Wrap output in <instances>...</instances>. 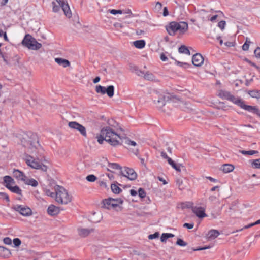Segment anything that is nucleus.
<instances>
[{
  "mask_svg": "<svg viewBox=\"0 0 260 260\" xmlns=\"http://www.w3.org/2000/svg\"><path fill=\"white\" fill-rule=\"evenodd\" d=\"M248 94L250 96L254 98L259 99L260 98V90H250L248 92Z\"/></svg>",
  "mask_w": 260,
  "mask_h": 260,
  "instance_id": "obj_33",
  "label": "nucleus"
},
{
  "mask_svg": "<svg viewBox=\"0 0 260 260\" xmlns=\"http://www.w3.org/2000/svg\"><path fill=\"white\" fill-rule=\"evenodd\" d=\"M161 156L162 158L167 159V161H168L169 158H170L168 156L167 154L165 152H161Z\"/></svg>",
  "mask_w": 260,
  "mask_h": 260,
  "instance_id": "obj_61",
  "label": "nucleus"
},
{
  "mask_svg": "<svg viewBox=\"0 0 260 260\" xmlns=\"http://www.w3.org/2000/svg\"><path fill=\"white\" fill-rule=\"evenodd\" d=\"M192 64L196 67L201 66L204 62V58L200 53H196L193 55L192 58Z\"/></svg>",
  "mask_w": 260,
  "mask_h": 260,
  "instance_id": "obj_15",
  "label": "nucleus"
},
{
  "mask_svg": "<svg viewBox=\"0 0 260 260\" xmlns=\"http://www.w3.org/2000/svg\"><path fill=\"white\" fill-rule=\"evenodd\" d=\"M216 12L218 14L213 16L209 19V20L211 22H215L218 17H221L223 16V13L221 11H217Z\"/></svg>",
  "mask_w": 260,
  "mask_h": 260,
  "instance_id": "obj_35",
  "label": "nucleus"
},
{
  "mask_svg": "<svg viewBox=\"0 0 260 260\" xmlns=\"http://www.w3.org/2000/svg\"><path fill=\"white\" fill-rule=\"evenodd\" d=\"M68 125L70 128L78 131L83 137H87L85 127L80 123L76 121H71L68 123Z\"/></svg>",
  "mask_w": 260,
  "mask_h": 260,
  "instance_id": "obj_10",
  "label": "nucleus"
},
{
  "mask_svg": "<svg viewBox=\"0 0 260 260\" xmlns=\"http://www.w3.org/2000/svg\"><path fill=\"white\" fill-rule=\"evenodd\" d=\"M4 182L5 184H9V183H11V184L14 183V179L11 177H10L9 176H5L4 177Z\"/></svg>",
  "mask_w": 260,
  "mask_h": 260,
  "instance_id": "obj_39",
  "label": "nucleus"
},
{
  "mask_svg": "<svg viewBox=\"0 0 260 260\" xmlns=\"http://www.w3.org/2000/svg\"><path fill=\"white\" fill-rule=\"evenodd\" d=\"M108 168L107 170L109 171H111L110 169L113 170H121L122 168L120 167V166L116 163H109L108 165Z\"/></svg>",
  "mask_w": 260,
  "mask_h": 260,
  "instance_id": "obj_32",
  "label": "nucleus"
},
{
  "mask_svg": "<svg viewBox=\"0 0 260 260\" xmlns=\"http://www.w3.org/2000/svg\"><path fill=\"white\" fill-rule=\"evenodd\" d=\"M55 61L58 64L64 68L69 67L70 65V62L68 60L62 58H55Z\"/></svg>",
  "mask_w": 260,
  "mask_h": 260,
  "instance_id": "obj_21",
  "label": "nucleus"
},
{
  "mask_svg": "<svg viewBox=\"0 0 260 260\" xmlns=\"http://www.w3.org/2000/svg\"><path fill=\"white\" fill-rule=\"evenodd\" d=\"M11 255L9 249L3 246H0V257L7 258Z\"/></svg>",
  "mask_w": 260,
  "mask_h": 260,
  "instance_id": "obj_19",
  "label": "nucleus"
},
{
  "mask_svg": "<svg viewBox=\"0 0 260 260\" xmlns=\"http://www.w3.org/2000/svg\"><path fill=\"white\" fill-rule=\"evenodd\" d=\"M21 142L24 146L28 147L32 152L35 150H37L38 152L42 150L39 143L38 137L35 133L29 132L25 134Z\"/></svg>",
  "mask_w": 260,
  "mask_h": 260,
  "instance_id": "obj_1",
  "label": "nucleus"
},
{
  "mask_svg": "<svg viewBox=\"0 0 260 260\" xmlns=\"http://www.w3.org/2000/svg\"><path fill=\"white\" fill-rule=\"evenodd\" d=\"M176 64L179 67H181L183 68H188L189 67V64L186 62H182L178 61H176Z\"/></svg>",
  "mask_w": 260,
  "mask_h": 260,
  "instance_id": "obj_43",
  "label": "nucleus"
},
{
  "mask_svg": "<svg viewBox=\"0 0 260 260\" xmlns=\"http://www.w3.org/2000/svg\"><path fill=\"white\" fill-rule=\"evenodd\" d=\"M174 237V235L172 233H162L160 237V241L162 242H166L168 239Z\"/></svg>",
  "mask_w": 260,
  "mask_h": 260,
  "instance_id": "obj_25",
  "label": "nucleus"
},
{
  "mask_svg": "<svg viewBox=\"0 0 260 260\" xmlns=\"http://www.w3.org/2000/svg\"><path fill=\"white\" fill-rule=\"evenodd\" d=\"M46 194L48 196H50L51 197H53L54 195V193L51 192L50 190H46Z\"/></svg>",
  "mask_w": 260,
  "mask_h": 260,
  "instance_id": "obj_63",
  "label": "nucleus"
},
{
  "mask_svg": "<svg viewBox=\"0 0 260 260\" xmlns=\"http://www.w3.org/2000/svg\"><path fill=\"white\" fill-rule=\"evenodd\" d=\"M114 87L113 85H110L106 88L105 93H107L109 97H112L114 95Z\"/></svg>",
  "mask_w": 260,
  "mask_h": 260,
  "instance_id": "obj_27",
  "label": "nucleus"
},
{
  "mask_svg": "<svg viewBox=\"0 0 260 260\" xmlns=\"http://www.w3.org/2000/svg\"><path fill=\"white\" fill-rule=\"evenodd\" d=\"M177 183L178 184V188L179 189L182 190L184 189V187L182 186V181L181 180L178 179L177 181Z\"/></svg>",
  "mask_w": 260,
  "mask_h": 260,
  "instance_id": "obj_59",
  "label": "nucleus"
},
{
  "mask_svg": "<svg viewBox=\"0 0 260 260\" xmlns=\"http://www.w3.org/2000/svg\"><path fill=\"white\" fill-rule=\"evenodd\" d=\"M169 15V12L167 9V8L166 7H164L163 10V16H167Z\"/></svg>",
  "mask_w": 260,
  "mask_h": 260,
  "instance_id": "obj_62",
  "label": "nucleus"
},
{
  "mask_svg": "<svg viewBox=\"0 0 260 260\" xmlns=\"http://www.w3.org/2000/svg\"><path fill=\"white\" fill-rule=\"evenodd\" d=\"M12 192L17 194L18 195H21L22 190L17 186L15 185L12 186L9 189Z\"/></svg>",
  "mask_w": 260,
  "mask_h": 260,
  "instance_id": "obj_30",
  "label": "nucleus"
},
{
  "mask_svg": "<svg viewBox=\"0 0 260 260\" xmlns=\"http://www.w3.org/2000/svg\"><path fill=\"white\" fill-rule=\"evenodd\" d=\"M251 166L254 169H260V158L253 160L251 162Z\"/></svg>",
  "mask_w": 260,
  "mask_h": 260,
  "instance_id": "obj_38",
  "label": "nucleus"
},
{
  "mask_svg": "<svg viewBox=\"0 0 260 260\" xmlns=\"http://www.w3.org/2000/svg\"><path fill=\"white\" fill-rule=\"evenodd\" d=\"M111 188L113 192L115 194H118L122 191V189L115 184H112L111 185Z\"/></svg>",
  "mask_w": 260,
  "mask_h": 260,
  "instance_id": "obj_34",
  "label": "nucleus"
},
{
  "mask_svg": "<svg viewBox=\"0 0 260 260\" xmlns=\"http://www.w3.org/2000/svg\"><path fill=\"white\" fill-rule=\"evenodd\" d=\"M109 12L111 14L113 15H116L117 14H122V11L121 10H115V9H112L110 10Z\"/></svg>",
  "mask_w": 260,
  "mask_h": 260,
  "instance_id": "obj_50",
  "label": "nucleus"
},
{
  "mask_svg": "<svg viewBox=\"0 0 260 260\" xmlns=\"http://www.w3.org/2000/svg\"><path fill=\"white\" fill-rule=\"evenodd\" d=\"M236 105L250 112L256 113L258 112V109L256 107L245 105L244 101L240 98L238 99Z\"/></svg>",
  "mask_w": 260,
  "mask_h": 260,
  "instance_id": "obj_12",
  "label": "nucleus"
},
{
  "mask_svg": "<svg viewBox=\"0 0 260 260\" xmlns=\"http://www.w3.org/2000/svg\"><path fill=\"white\" fill-rule=\"evenodd\" d=\"M24 182L33 187H36L38 185V182L35 179L32 178L27 179V177L26 178V180Z\"/></svg>",
  "mask_w": 260,
  "mask_h": 260,
  "instance_id": "obj_28",
  "label": "nucleus"
},
{
  "mask_svg": "<svg viewBox=\"0 0 260 260\" xmlns=\"http://www.w3.org/2000/svg\"><path fill=\"white\" fill-rule=\"evenodd\" d=\"M98 142L99 144H102L103 143L104 140L106 141V138L104 135H103V134L100 133V135L97 136Z\"/></svg>",
  "mask_w": 260,
  "mask_h": 260,
  "instance_id": "obj_45",
  "label": "nucleus"
},
{
  "mask_svg": "<svg viewBox=\"0 0 260 260\" xmlns=\"http://www.w3.org/2000/svg\"><path fill=\"white\" fill-rule=\"evenodd\" d=\"M176 244L182 247H185L187 245L186 242H185L182 239L180 238H178L177 239Z\"/></svg>",
  "mask_w": 260,
  "mask_h": 260,
  "instance_id": "obj_44",
  "label": "nucleus"
},
{
  "mask_svg": "<svg viewBox=\"0 0 260 260\" xmlns=\"http://www.w3.org/2000/svg\"><path fill=\"white\" fill-rule=\"evenodd\" d=\"M240 152L244 155H252L258 153V152L257 151L253 150H249V151L242 150L240 151Z\"/></svg>",
  "mask_w": 260,
  "mask_h": 260,
  "instance_id": "obj_37",
  "label": "nucleus"
},
{
  "mask_svg": "<svg viewBox=\"0 0 260 260\" xmlns=\"http://www.w3.org/2000/svg\"><path fill=\"white\" fill-rule=\"evenodd\" d=\"M52 9H53V11L54 12H59V11L60 10V8H61V7L58 5H57L56 4V3L54 2H53L52 3Z\"/></svg>",
  "mask_w": 260,
  "mask_h": 260,
  "instance_id": "obj_42",
  "label": "nucleus"
},
{
  "mask_svg": "<svg viewBox=\"0 0 260 260\" xmlns=\"http://www.w3.org/2000/svg\"><path fill=\"white\" fill-rule=\"evenodd\" d=\"M125 144H127L128 146H137V143L130 139H127L125 141Z\"/></svg>",
  "mask_w": 260,
  "mask_h": 260,
  "instance_id": "obj_48",
  "label": "nucleus"
},
{
  "mask_svg": "<svg viewBox=\"0 0 260 260\" xmlns=\"http://www.w3.org/2000/svg\"><path fill=\"white\" fill-rule=\"evenodd\" d=\"M210 246L199 247H198L197 248L193 249V251L203 250H205V249H209V248H210Z\"/></svg>",
  "mask_w": 260,
  "mask_h": 260,
  "instance_id": "obj_58",
  "label": "nucleus"
},
{
  "mask_svg": "<svg viewBox=\"0 0 260 260\" xmlns=\"http://www.w3.org/2000/svg\"><path fill=\"white\" fill-rule=\"evenodd\" d=\"M159 235V234L158 232H155V233L153 234H150L148 236V239H154L158 238Z\"/></svg>",
  "mask_w": 260,
  "mask_h": 260,
  "instance_id": "obj_49",
  "label": "nucleus"
},
{
  "mask_svg": "<svg viewBox=\"0 0 260 260\" xmlns=\"http://www.w3.org/2000/svg\"><path fill=\"white\" fill-rule=\"evenodd\" d=\"M138 195L140 197V198H141L142 199L145 198L146 196V192L144 191V190L142 188H140L138 189Z\"/></svg>",
  "mask_w": 260,
  "mask_h": 260,
  "instance_id": "obj_47",
  "label": "nucleus"
},
{
  "mask_svg": "<svg viewBox=\"0 0 260 260\" xmlns=\"http://www.w3.org/2000/svg\"><path fill=\"white\" fill-rule=\"evenodd\" d=\"M183 226L185 227L188 229H191L193 228L194 224L193 223H185L184 224Z\"/></svg>",
  "mask_w": 260,
  "mask_h": 260,
  "instance_id": "obj_57",
  "label": "nucleus"
},
{
  "mask_svg": "<svg viewBox=\"0 0 260 260\" xmlns=\"http://www.w3.org/2000/svg\"><path fill=\"white\" fill-rule=\"evenodd\" d=\"M106 88L101 85H96L95 87V91L98 93H101L102 94H105Z\"/></svg>",
  "mask_w": 260,
  "mask_h": 260,
  "instance_id": "obj_36",
  "label": "nucleus"
},
{
  "mask_svg": "<svg viewBox=\"0 0 260 260\" xmlns=\"http://www.w3.org/2000/svg\"><path fill=\"white\" fill-rule=\"evenodd\" d=\"M168 163L176 171L180 172L181 171L180 166L177 165L171 158H169Z\"/></svg>",
  "mask_w": 260,
  "mask_h": 260,
  "instance_id": "obj_29",
  "label": "nucleus"
},
{
  "mask_svg": "<svg viewBox=\"0 0 260 260\" xmlns=\"http://www.w3.org/2000/svg\"><path fill=\"white\" fill-rule=\"evenodd\" d=\"M135 73L139 76H143L144 72L139 70L137 67H135Z\"/></svg>",
  "mask_w": 260,
  "mask_h": 260,
  "instance_id": "obj_53",
  "label": "nucleus"
},
{
  "mask_svg": "<svg viewBox=\"0 0 260 260\" xmlns=\"http://www.w3.org/2000/svg\"><path fill=\"white\" fill-rule=\"evenodd\" d=\"M251 42L248 40V39H246L245 42L242 46V49L244 51H247L248 50L249 47V45L250 44Z\"/></svg>",
  "mask_w": 260,
  "mask_h": 260,
  "instance_id": "obj_41",
  "label": "nucleus"
},
{
  "mask_svg": "<svg viewBox=\"0 0 260 260\" xmlns=\"http://www.w3.org/2000/svg\"><path fill=\"white\" fill-rule=\"evenodd\" d=\"M86 179L88 181L93 182H94L96 180V177L93 174H91V175H88L86 177Z\"/></svg>",
  "mask_w": 260,
  "mask_h": 260,
  "instance_id": "obj_46",
  "label": "nucleus"
},
{
  "mask_svg": "<svg viewBox=\"0 0 260 260\" xmlns=\"http://www.w3.org/2000/svg\"><path fill=\"white\" fill-rule=\"evenodd\" d=\"M111 201L113 204H116V208L117 207H118L120 204H122L123 202V200L121 198H117V199L111 198Z\"/></svg>",
  "mask_w": 260,
  "mask_h": 260,
  "instance_id": "obj_40",
  "label": "nucleus"
},
{
  "mask_svg": "<svg viewBox=\"0 0 260 260\" xmlns=\"http://www.w3.org/2000/svg\"><path fill=\"white\" fill-rule=\"evenodd\" d=\"M143 77L145 79L149 81H153L155 79L154 75L149 72H144Z\"/></svg>",
  "mask_w": 260,
  "mask_h": 260,
  "instance_id": "obj_31",
  "label": "nucleus"
},
{
  "mask_svg": "<svg viewBox=\"0 0 260 260\" xmlns=\"http://www.w3.org/2000/svg\"><path fill=\"white\" fill-rule=\"evenodd\" d=\"M192 211L199 218H203L207 216V215L205 213V209L204 207L201 206L192 207Z\"/></svg>",
  "mask_w": 260,
  "mask_h": 260,
  "instance_id": "obj_13",
  "label": "nucleus"
},
{
  "mask_svg": "<svg viewBox=\"0 0 260 260\" xmlns=\"http://www.w3.org/2000/svg\"><path fill=\"white\" fill-rule=\"evenodd\" d=\"M22 44L29 49L37 50L42 47V44L37 41L31 35L27 34L22 42Z\"/></svg>",
  "mask_w": 260,
  "mask_h": 260,
  "instance_id": "obj_5",
  "label": "nucleus"
},
{
  "mask_svg": "<svg viewBox=\"0 0 260 260\" xmlns=\"http://www.w3.org/2000/svg\"><path fill=\"white\" fill-rule=\"evenodd\" d=\"M121 174L130 180H135L137 177V174L132 168L124 167L121 170Z\"/></svg>",
  "mask_w": 260,
  "mask_h": 260,
  "instance_id": "obj_8",
  "label": "nucleus"
},
{
  "mask_svg": "<svg viewBox=\"0 0 260 260\" xmlns=\"http://www.w3.org/2000/svg\"><path fill=\"white\" fill-rule=\"evenodd\" d=\"M170 99L169 95L167 94L166 95H161L158 100L154 101V103L158 108L161 109L165 106L166 102L169 101Z\"/></svg>",
  "mask_w": 260,
  "mask_h": 260,
  "instance_id": "obj_14",
  "label": "nucleus"
},
{
  "mask_svg": "<svg viewBox=\"0 0 260 260\" xmlns=\"http://www.w3.org/2000/svg\"><path fill=\"white\" fill-rule=\"evenodd\" d=\"M217 95L223 100H229L234 104H236L237 100L239 98H236L233 95L231 94L229 91L220 90L218 91Z\"/></svg>",
  "mask_w": 260,
  "mask_h": 260,
  "instance_id": "obj_7",
  "label": "nucleus"
},
{
  "mask_svg": "<svg viewBox=\"0 0 260 260\" xmlns=\"http://www.w3.org/2000/svg\"><path fill=\"white\" fill-rule=\"evenodd\" d=\"M206 178L208 179V180H209L210 181L213 182L214 183H217L218 182V180H217L215 178H213L210 176H207V177H206Z\"/></svg>",
  "mask_w": 260,
  "mask_h": 260,
  "instance_id": "obj_60",
  "label": "nucleus"
},
{
  "mask_svg": "<svg viewBox=\"0 0 260 260\" xmlns=\"http://www.w3.org/2000/svg\"><path fill=\"white\" fill-rule=\"evenodd\" d=\"M133 44L136 48L142 49L145 47L146 43L144 40H140L133 42Z\"/></svg>",
  "mask_w": 260,
  "mask_h": 260,
  "instance_id": "obj_22",
  "label": "nucleus"
},
{
  "mask_svg": "<svg viewBox=\"0 0 260 260\" xmlns=\"http://www.w3.org/2000/svg\"><path fill=\"white\" fill-rule=\"evenodd\" d=\"M101 133L105 136L106 141L111 145L116 146L120 144V136L109 127H106L101 129Z\"/></svg>",
  "mask_w": 260,
  "mask_h": 260,
  "instance_id": "obj_4",
  "label": "nucleus"
},
{
  "mask_svg": "<svg viewBox=\"0 0 260 260\" xmlns=\"http://www.w3.org/2000/svg\"><path fill=\"white\" fill-rule=\"evenodd\" d=\"M226 25V22L225 21H220L218 23V26L221 29L223 30L224 29Z\"/></svg>",
  "mask_w": 260,
  "mask_h": 260,
  "instance_id": "obj_52",
  "label": "nucleus"
},
{
  "mask_svg": "<svg viewBox=\"0 0 260 260\" xmlns=\"http://www.w3.org/2000/svg\"><path fill=\"white\" fill-rule=\"evenodd\" d=\"M188 28V24L184 21H172L166 26V29L170 36H174L176 33L183 35L186 32Z\"/></svg>",
  "mask_w": 260,
  "mask_h": 260,
  "instance_id": "obj_2",
  "label": "nucleus"
},
{
  "mask_svg": "<svg viewBox=\"0 0 260 260\" xmlns=\"http://www.w3.org/2000/svg\"><path fill=\"white\" fill-rule=\"evenodd\" d=\"M234 169V167L231 164H224L222 165L221 170L225 173H228L232 172Z\"/></svg>",
  "mask_w": 260,
  "mask_h": 260,
  "instance_id": "obj_23",
  "label": "nucleus"
},
{
  "mask_svg": "<svg viewBox=\"0 0 260 260\" xmlns=\"http://www.w3.org/2000/svg\"><path fill=\"white\" fill-rule=\"evenodd\" d=\"M178 52L181 54H185L189 55L190 54L188 48L185 45H181L178 48Z\"/></svg>",
  "mask_w": 260,
  "mask_h": 260,
  "instance_id": "obj_26",
  "label": "nucleus"
},
{
  "mask_svg": "<svg viewBox=\"0 0 260 260\" xmlns=\"http://www.w3.org/2000/svg\"><path fill=\"white\" fill-rule=\"evenodd\" d=\"M13 176L18 180L24 182L26 180V176L25 174L18 169H14L13 172Z\"/></svg>",
  "mask_w": 260,
  "mask_h": 260,
  "instance_id": "obj_16",
  "label": "nucleus"
},
{
  "mask_svg": "<svg viewBox=\"0 0 260 260\" xmlns=\"http://www.w3.org/2000/svg\"><path fill=\"white\" fill-rule=\"evenodd\" d=\"M26 163L32 169H41L44 172L47 170V167L42 164L40 161H37L36 158L30 155H27L25 158Z\"/></svg>",
  "mask_w": 260,
  "mask_h": 260,
  "instance_id": "obj_6",
  "label": "nucleus"
},
{
  "mask_svg": "<svg viewBox=\"0 0 260 260\" xmlns=\"http://www.w3.org/2000/svg\"><path fill=\"white\" fill-rule=\"evenodd\" d=\"M55 201L59 204L66 205L71 202L72 199L71 195L62 186L55 185Z\"/></svg>",
  "mask_w": 260,
  "mask_h": 260,
  "instance_id": "obj_3",
  "label": "nucleus"
},
{
  "mask_svg": "<svg viewBox=\"0 0 260 260\" xmlns=\"http://www.w3.org/2000/svg\"><path fill=\"white\" fill-rule=\"evenodd\" d=\"M220 233L216 230H211L209 231L207 235V238L208 240H213L219 235Z\"/></svg>",
  "mask_w": 260,
  "mask_h": 260,
  "instance_id": "obj_20",
  "label": "nucleus"
},
{
  "mask_svg": "<svg viewBox=\"0 0 260 260\" xmlns=\"http://www.w3.org/2000/svg\"><path fill=\"white\" fill-rule=\"evenodd\" d=\"M3 241L5 244L10 245L12 243L11 239L9 237H6L4 239Z\"/></svg>",
  "mask_w": 260,
  "mask_h": 260,
  "instance_id": "obj_56",
  "label": "nucleus"
},
{
  "mask_svg": "<svg viewBox=\"0 0 260 260\" xmlns=\"http://www.w3.org/2000/svg\"><path fill=\"white\" fill-rule=\"evenodd\" d=\"M92 231V229H78L79 234L83 237H86Z\"/></svg>",
  "mask_w": 260,
  "mask_h": 260,
  "instance_id": "obj_24",
  "label": "nucleus"
},
{
  "mask_svg": "<svg viewBox=\"0 0 260 260\" xmlns=\"http://www.w3.org/2000/svg\"><path fill=\"white\" fill-rule=\"evenodd\" d=\"M157 178L160 181L163 183V184L165 185L168 183V182L162 177L158 176Z\"/></svg>",
  "mask_w": 260,
  "mask_h": 260,
  "instance_id": "obj_64",
  "label": "nucleus"
},
{
  "mask_svg": "<svg viewBox=\"0 0 260 260\" xmlns=\"http://www.w3.org/2000/svg\"><path fill=\"white\" fill-rule=\"evenodd\" d=\"M60 212L59 208L53 205H50L47 209L48 214L54 216L58 214Z\"/></svg>",
  "mask_w": 260,
  "mask_h": 260,
  "instance_id": "obj_18",
  "label": "nucleus"
},
{
  "mask_svg": "<svg viewBox=\"0 0 260 260\" xmlns=\"http://www.w3.org/2000/svg\"><path fill=\"white\" fill-rule=\"evenodd\" d=\"M103 207L108 209H114L116 208V204L112 203L111 198H109L103 200Z\"/></svg>",
  "mask_w": 260,
  "mask_h": 260,
  "instance_id": "obj_17",
  "label": "nucleus"
},
{
  "mask_svg": "<svg viewBox=\"0 0 260 260\" xmlns=\"http://www.w3.org/2000/svg\"><path fill=\"white\" fill-rule=\"evenodd\" d=\"M12 209L19 212L21 215L24 216H28L31 215V210L24 205H15L12 207Z\"/></svg>",
  "mask_w": 260,
  "mask_h": 260,
  "instance_id": "obj_9",
  "label": "nucleus"
},
{
  "mask_svg": "<svg viewBox=\"0 0 260 260\" xmlns=\"http://www.w3.org/2000/svg\"><path fill=\"white\" fill-rule=\"evenodd\" d=\"M13 243L14 244V245H15V246H19L21 243V240L19 239V238H14L13 240Z\"/></svg>",
  "mask_w": 260,
  "mask_h": 260,
  "instance_id": "obj_51",
  "label": "nucleus"
},
{
  "mask_svg": "<svg viewBox=\"0 0 260 260\" xmlns=\"http://www.w3.org/2000/svg\"><path fill=\"white\" fill-rule=\"evenodd\" d=\"M160 58L162 61H167L168 60L167 56L164 53L160 54Z\"/></svg>",
  "mask_w": 260,
  "mask_h": 260,
  "instance_id": "obj_55",
  "label": "nucleus"
},
{
  "mask_svg": "<svg viewBox=\"0 0 260 260\" xmlns=\"http://www.w3.org/2000/svg\"><path fill=\"white\" fill-rule=\"evenodd\" d=\"M56 1L61 7V9L64 12L65 15L68 18L71 17L72 13L67 3V0H56Z\"/></svg>",
  "mask_w": 260,
  "mask_h": 260,
  "instance_id": "obj_11",
  "label": "nucleus"
},
{
  "mask_svg": "<svg viewBox=\"0 0 260 260\" xmlns=\"http://www.w3.org/2000/svg\"><path fill=\"white\" fill-rule=\"evenodd\" d=\"M254 55L256 58L260 59V47H257L255 49Z\"/></svg>",
  "mask_w": 260,
  "mask_h": 260,
  "instance_id": "obj_54",
  "label": "nucleus"
}]
</instances>
